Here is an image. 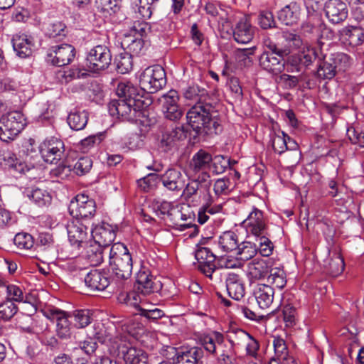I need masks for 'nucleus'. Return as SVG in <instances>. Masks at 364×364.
<instances>
[{"label":"nucleus","mask_w":364,"mask_h":364,"mask_svg":"<svg viewBox=\"0 0 364 364\" xmlns=\"http://www.w3.org/2000/svg\"><path fill=\"white\" fill-rule=\"evenodd\" d=\"M210 103H196L186 114L188 124L198 135L218 134L222 127Z\"/></svg>","instance_id":"obj_1"},{"label":"nucleus","mask_w":364,"mask_h":364,"mask_svg":"<svg viewBox=\"0 0 364 364\" xmlns=\"http://www.w3.org/2000/svg\"><path fill=\"white\" fill-rule=\"evenodd\" d=\"M224 336L218 331L202 334L198 337L199 343L211 354L217 355L220 364H232L235 350L232 345L225 343Z\"/></svg>","instance_id":"obj_2"},{"label":"nucleus","mask_w":364,"mask_h":364,"mask_svg":"<svg viewBox=\"0 0 364 364\" xmlns=\"http://www.w3.org/2000/svg\"><path fill=\"white\" fill-rule=\"evenodd\" d=\"M109 267L114 277L120 280L128 279L132 272V257L127 246L122 242L114 243L109 250Z\"/></svg>","instance_id":"obj_3"},{"label":"nucleus","mask_w":364,"mask_h":364,"mask_svg":"<svg viewBox=\"0 0 364 364\" xmlns=\"http://www.w3.org/2000/svg\"><path fill=\"white\" fill-rule=\"evenodd\" d=\"M144 102L137 100H114L109 105L111 115L117 116L122 121L136 122L143 116Z\"/></svg>","instance_id":"obj_4"},{"label":"nucleus","mask_w":364,"mask_h":364,"mask_svg":"<svg viewBox=\"0 0 364 364\" xmlns=\"http://www.w3.org/2000/svg\"><path fill=\"white\" fill-rule=\"evenodd\" d=\"M26 125L23 114L19 111L9 112L0 118V139L9 142L13 141Z\"/></svg>","instance_id":"obj_5"},{"label":"nucleus","mask_w":364,"mask_h":364,"mask_svg":"<svg viewBox=\"0 0 364 364\" xmlns=\"http://www.w3.org/2000/svg\"><path fill=\"white\" fill-rule=\"evenodd\" d=\"M94 222H83L82 220L73 219L68 223L66 229L70 245L80 251L88 242L89 232L91 233Z\"/></svg>","instance_id":"obj_6"},{"label":"nucleus","mask_w":364,"mask_h":364,"mask_svg":"<svg viewBox=\"0 0 364 364\" xmlns=\"http://www.w3.org/2000/svg\"><path fill=\"white\" fill-rule=\"evenodd\" d=\"M166 84L164 69L159 65L146 68L141 74L139 85L141 88L149 93L156 92Z\"/></svg>","instance_id":"obj_7"},{"label":"nucleus","mask_w":364,"mask_h":364,"mask_svg":"<svg viewBox=\"0 0 364 364\" xmlns=\"http://www.w3.org/2000/svg\"><path fill=\"white\" fill-rule=\"evenodd\" d=\"M111 62V51L105 45L94 46L87 52L85 58L87 70L95 73H98L107 69Z\"/></svg>","instance_id":"obj_8"},{"label":"nucleus","mask_w":364,"mask_h":364,"mask_svg":"<svg viewBox=\"0 0 364 364\" xmlns=\"http://www.w3.org/2000/svg\"><path fill=\"white\" fill-rule=\"evenodd\" d=\"M68 210L73 219L82 220L85 223L93 222V217L96 213V204L93 199L80 194L71 200Z\"/></svg>","instance_id":"obj_9"},{"label":"nucleus","mask_w":364,"mask_h":364,"mask_svg":"<svg viewBox=\"0 0 364 364\" xmlns=\"http://www.w3.org/2000/svg\"><path fill=\"white\" fill-rule=\"evenodd\" d=\"M195 257L198 262V269L207 277L216 283H220L221 274L215 266L216 256L211 250L205 247H199L195 253Z\"/></svg>","instance_id":"obj_10"},{"label":"nucleus","mask_w":364,"mask_h":364,"mask_svg":"<svg viewBox=\"0 0 364 364\" xmlns=\"http://www.w3.org/2000/svg\"><path fill=\"white\" fill-rule=\"evenodd\" d=\"M247 234L255 238L269 233L268 220L264 213L256 207H253L247 218L242 222Z\"/></svg>","instance_id":"obj_11"},{"label":"nucleus","mask_w":364,"mask_h":364,"mask_svg":"<svg viewBox=\"0 0 364 364\" xmlns=\"http://www.w3.org/2000/svg\"><path fill=\"white\" fill-rule=\"evenodd\" d=\"M134 287L138 294L147 296L160 291L162 283L148 269L141 268L136 274Z\"/></svg>","instance_id":"obj_12"},{"label":"nucleus","mask_w":364,"mask_h":364,"mask_svg":"<svg viewBox=\"0 0 364 364\" xmlns=\"http://www.w3.org/2000/svg\"><path fill=\"white\" fill-rule=\"evenodd\" d=\"M64 151V143L55 137L46 139L39 146L41 156L46 163L57 164L62 159Z\"/></svg>","instance_id":"obj_13"},{"label":"nucleus","mask_w":364,"mask_h":364,"mask_svg":"<svg viewBox=\"0 0 364 364\" xmlns=\"http://www.w3.org/2000/svg\"><path fill=\"white\" fill-rule=\"evenodd\" d=\"M212 155L204 149H200L190 161V169L195 174L198 173L199 180L206 181L210 178Z\"/></svg>","instance_id":"obj_14"},{"label":"nucleus","mask_w":364,"mask_h":364,"mask_svg":"<svg viewBox=\"0 0 364 364\" xmlns=\"http://www.w3.org/2000/svg\"><path fill=\"white\" fill-rule=\"evenodd\" d=\"M186 138L182 127H176L162 132L159 140V148L164 152H169L178 149L181 141Z\"/></svg>","instance_id":"obj_15"},{"label":"nucleus","mask_w":364,"mask_h":364,"mask_svg":"<svg viewBox=\"0 0 364 364\" xmlns=\"http://www.w3.org/2000/svg\"><path fill=\"white\" fill-rule=\"evenodd\" d=\"M179 97L176 90H171L163 95L160 99L162 111L165 118L171 121H177L182 117L183 112L178 106Z\"/></svg>","instance_id":"obj_16"},{"label":"nucleus","mask_w":364,"mask_h":364,"mask_svg":"<svg viewBox=\"0 0 364 364\" xmlns=\"http://www.w3.org/2000/svg\"><path fill=\"white\" fill-rule=\"evenodd\" d=\"M75 55V48L70 44L52 46L47 55V60L54 65L61 67L69 64Z\"/></svg>","instance_id":"obj_17"},{"label":"nucleus","mask_w":364,"mask_h":364,"mask_svg":"<svg viewBox=\"0 0 364 364\" xmlns=\"http://www.w3.org/2000/svg\"><path fill=\"white\" fill-rule=\"evenodd\" d=\"M117 349L118 355L122 356L125 364H149L148 354L141 348L121 343Z\"/></svg>","instance_id":"obj_18"},{"label":"nucleus","mask_w":364,"mask_h":364,"mask_svg":"<svg viewBox=\"0 0 364 364\" xmlns=\"http://www.w3.org/2000/svg\"><path fill=\"white\" fill-rule=\"evenodd\" d=\"M326 16L333 24L343 22L348 15L347 5L341 0H328L324 7Z\"/></svg>","instance_id":"obj_19"},{"label":"nucleus","mask_w":364,"mask_h":364,"mask_svg":"<svg viewBox=\"0 0 364 364\" xmlns=\"http://www.w3.org/2000/svg\"><path fill=\"white\" fill-rule=\"evenodd\" d=\"M259 62L260 67L272 75H278L285 69L284 55H274V53H262Z\"/></svg>","instance_id":"obj_20"},{"label":"nucleus","mask_w":364,"mask_h":364,"mask_svg":"<svg viewBox=\"0 0 364 364\" xmlns=\"http://www.w3.org/2000/svg\"><path fill=\"white\" fill-rule=\"evenodd\" d=\"M91 237L94 242H97L104 247H109L116 237V228L108 223H102L101 225L92 227Z\"/></svg>","instance_id":"obj_21"},{"label":"nucleus","mask_w":364,"mask_h":364,"mask_svg":"<svg viewBox=\"0 0 364 364\" xmlns=\"http://www.w3.org/2000/svg\"><path fill=\"white\" fill-rule=\"evenodd\" d=\"M163 186L171 191H181L185 186V177L182 172L177 168H171L166 170L160 176Z\"/></svg>","instance_id":"obj_22"},{"label":"nucleus","mask_w":364,"mask_h":364,"mask_svg":"<svg viewBox=\"0 0 364 364\" xmlns=\"http://www.w3.org/2000/svg\"><path fill=\"white\" fill-rule=\"evenodd\" d=\"M172 353H176L173 357L174 364H198L203 358V348L195 346L186 351L178 352L175 348H170Z\"/></svg>","instance_id":"obj_23"},{"label":"nucleus","mask_w":364,"mask_h":364,"mask_svg":"<svg viewBox=\"0 0 364 364\" xmlns=\"http://www.w3.org/2000/svg\"><path fill=\"white\" fill-rule=\"evenodd\" d=\"M340 40L353 47L364 43V28L361 26H347L338 31Z\"/></svg>","instance_id":"obj_24"},{"label":"nucleus","mask_w":364,"mask_h":364,"mask_svg":"<svg viewBox=\"0 0 364 364\" xmlns=\"http://www.w3.org/2000/svg\"><path fill=\"white\" fill-rule=\"evenodd\" d=\"M52 316L56 320V333L60 338H70L72 334L73 322L68 311L59 309L52 311Z\"/></svg>","instance_id":"obj_25"},{"label":"nucleus","mask_w":364,"mask_h":364,"mask_svg":"<svg viewBox=\"0 0 364 364\" xmlns=\"http://www.w3.org/2000/svg\"><path fill=\"white\" fill-rule=\"evenodd\" d=\"M254 34L255 28L246 17L240 18L232 29L233 38L238 43H250L252 40Z\"/></svg>","instance_id":"obj_26"},{"label":"nucleus","mask_w":364,"mask_h":364,"mask_svg":"<svg viewBox=\"0 0 364 364\" xmlns=\"http://www.w3.org/2000/svg\"><path fill=\"white\" fill-rule=\"evenodd\" d=\"M225 284L228 295L239 301L245 294V288L242 277L235 273H229L225 278Z\"/></svg>","instance_id":"obj_27"},{"label":"nucleus","mask_w":364,"mask_h":364,"mask_svg":"<svg viewBox=\"0 0 364 364\" xmlns=\"http://www.w3.org/2000/svg\"><path fill=\"white\" fill-rule=\"evenodd\" d=\"M85 284L94 291H103L110 284V281L107 274L97 269L91 270L85 273Z\"/></svg>","instance_id":"obj_28"},{"label":"nucleus","mask_w":364,"mask_h":364,"mask_svg":"<svg viewBox=\"0 0 364 364\" xmlns=\"http://www.w3.org/2000/svg\"><path fill=\"white\" fill-rule=\"evenodd\" d=\"M12 45L16 55L21 58H26L31 55L34 46L32 38L26 34L14 36Z\"/></svg>","instance_id":"obj_29"},{"label":"nucleus","mask_w":364,"mask_h":364,"mask_svg":"<svg viewBox=\"0 0 364 364\" xmlns=\"http://www.w3.org/2000/svg\"><path fill=\"white\" fill-rule=\"evenodd\" d=\"M300 15V5L295 1H291L279 11L278 18L287 26H292L299 21Z\"/></svg>","instance_id":"obj_30"},{"label":"nucleus","mask_w":364,"mask_h":364,"mask_svg":"<svg viewBox=\"0 0 364 364\" xmlns=\"http://www.w3.org/2000/svg\"><path fill=\"white\" fill-rule=\"evenodd\" d=\"M255 297L261 309L269 308L273 302L274 290L268 284H259L254 291Z\"/></svg>","instance_id":"obj_31"},{"label":"nucleus","mask_w":364,"mask_h":364,"mask_svg":"<svg viewBox=\"0 0 364 364\" xmlns=\"http://www.w3.org/2000/svg\"><path fill=\"white\" fill-rule=\"evenodd\" d=\"M2 164L5 168L12 169L16 173H26L29 171L28 167L24 163L20 161L16 154L9 149H3L1 153Z\"/></svg>","instance_id":"obj_32"},{"label":"nucleus","mask_w":364,"mask_h":364,"mask_svg":"<svg viewBox=\"0 0 364 364\" xmlns=\"http://www.w3.org/2000/svg\"><path fill=\"white\" fill-rule=\"evenodd\" d=\"M270 262L267 259H255L248 264L249 274L251 279L260 280L268 277L270 272Z\"/></svg>","instance_id":"obj_33"},{"label":"nucleus","mask_w":364,"mask_h":364,"mask_svg":"<svg viewBox=\"0 0 364 364\" xmlns=\"http://www.w3.org/2000/svg\"><path fill=\"white\" fill-rule=\"evenodd\" d=\"M73 327L80 329L87 327L93 321V312L87 309L68 311Z\"/></svg>","instance_id":"obj_34"},{"label":"nucleus","mask_w":364,"mask_h":364,"mask_svg":"<svg viewBox=\"0 0 364 364\" xmlns=\"http://www.w3.org/2000/svg\"><path fill=\"white\" fill-rule=\"evenodd\" d=\"M117 95L119 97L118 100H125L129 101V100H137V102H144L141 100L142 96L138 91L137 87L133 85L129 81L120 82L117 87Z\"/></svg>","instance_id":"obj_35"},{"label":"nucleus","mask_w":364,"mask_h":364,"mask_svg":"<svg viewBox=\"0 0 364 364\" xmlns=\"http://www.w3.org/2000/svg\"><path fill=\"white\" fill-rule=\"evenodd\" d=\"M239 241L237 235L233 231L224 232L218 239V245L224 252L236 251Z\"/></svg>","instance_id":"obj_36"},{"label":"nucleus","mask_w":364,"mask_h":364,"mask_svg":"<svg viewBox=\"0 0 364 364\" xmlns=\"http://www.w3.org/2000/svg\"><path fill=\"white\" fill-rule=\"evenodd\" d=\"M257 253V245L250 241H244L238 245L236 249L237 259L247 261L253 258Z\"/></svg>","instance_id":"obj_37"},{"label":"nucleus","mask_w":364,"mask_h":364,"mask_svg":"<svg viewBox=\"0 0 364 364\" xmlns=\"http://www.w3.org/2000/svg\"><path fill=\"white\" fill-rule=\"evenodd\" d=\"M87 336L90 339H95L101 343H105L112 339V334L101 322L94 323L92 330H90L87 333Z\"/></svg>","instance_id":"obj_38"},{"label":"nucleus","mask_w":364,"mask_h":364,"mask_svg":"<svg viewBox=\"0 0 364 364\" xmlns=\"http://www.w3.org/2000/svg\"><path fill=\"white\" fill-rule=\"evenodd\" d=\"M68 123L70 127L76 131L83 129L88 121V114L85 111L71 112L68 117Z\"/></svg>","instance_id":"obj_39"},{"label":"nucleus","mask_w":364,"mask_h":364,"mask_svg":"<svg viewBox=\"0 0 364 364\" xmlns=\"http://www.w3.org/2000/svg\"><path fill=\"white\" fill-rule=\"evenodd\" d=\"M102 245H100L97 242L90 241L83 247L85 249L86 256L92 265H98L103 261Z\"/></svg>","instance_id":"obj_40"},{"label":"nucleus","mask_w":364,"mask_h":364,"mask_svg":"<svg viewBox=\"0 0 364 364\" xmlns=\"http://www.w3.org/2000/svg\"><path fill=\"white\" fill-rule=\"evenodd\" d=\"M184 97L187 100H196V103L200 104L208 102L209 100L207 90L196 85L189 86L184 92Z\"/></svg>","instance_id":"obj_41"},{"label":"nucleus","mask_w":364,"mask_h":364,"mask_svg":"<svg viewBox=\"0 0 364 364\" xmlns=\"http://www.w3.org/2000/svg\"><path fill=\"white\" fill-rule=\"evenodd\" d=\"M114 64L118 73H128L133 67L132 55L127 52L119 54L114 59Z\"/></svg>","instance_id":"obj_42"},{"label":"nucleus","mask_w":364,"mask_h":364,"mask_svg":"<svg viewBox=\"0 0 364 364\" xmlns=\"http://www.w3.org/2000/svg\"><path fill=\"white\" fill-rule=\"evenodd\" d=\"M328 58L336 73L346 71L351 64L350 58L343 53H333Z\"/></svg>","instance_id":"obj_43"},{"label":"nucleus","mask_w":364,"mask_h":364,"mask_svg":"<svg viewBox=\"0 0 364 364\" xmlns=\"http://www.w3.org/2000/svg\"><path fill=\"white\" fill-rule=\"evenodd\" d=\"M228 343L233 348L245 343L251 336L241 328H232L227 333Z\"/></svg>","instance_id":"obj_44"},{"label":"nucleus","mask_w":364,"mask_h":364,"mask_svg":"<svg viewBox=\"0 0 364 364\" xmlns=\"http://www.w3.org/2000/svg\"><path fill=\"white\" fill-rule=\"evenodd\" d=\"M273 346L274 350V356L271 359L270 363L273 361H284L287 360L288 349L284 339L277 337L274 338Z\"/></svg>","instance_id":"obj_45"},{"label":"nucleus","mask_w":364,"mask_h":364,"mask_svg":"<svg viewBox=\"0 0 364 364\" xmlns=\"http://www.w3.org/2000/svg\"><path fill=\"white\" fill-rule=\"evenodd\" d=\"M267 282L278 289H282L287 284L285 272L280 268H271L267 277Z\"/></svg>","instance_id":"obj_46"},{"label":"nucleus","mask_w":364,"mask_h":364,"mask_svg":"<svg viewBox=\"0 0 364 364\" xmlns=\"http://www.w3.org/2000/svg\"><path fill=\"white\" fill-rule=\"evenodd\" d=\"M336 73L333 65L330 62L329 58L325 56L317 69L318 77L323 80H331L335 77Z\"/></svg>","instance_id":"obj_47"},{"label":"nucleus","mask_w":364,"mask_h":364,"mask_svg":"<svg viewBox=\"0 0 364 364\" xmlns=\"http://www.w3.org/2000/svg\"><path fill=\"white\" fill-rule=\"evenodd\" d=\"M271 234L267 233L266 235H262L255 238L257 245V252L263 257L270 256L274 250V245L270 240Z\"/></svg>","instance_id":"obj_48"},{"label":"nucleus","mask_w":364,"mask_h":364,"mask_svg":"<svg viewBox=\"0 0 364 364\" xmlns=\"http://www.w3.org/2000/svg\"><path fill=\"white\" fill-rule=\"evenodd\" d=\"M28 197L40 207L46 206L51 202L50 193L47 191L39 188L33 189Z\"/></svg>","instance_id":"obj_49"},{"label":"nucleus","mask_w":364,"mask_h":364,"mask_svg":"<svg viewBox=\"0 0 364 364\" xmlns=\"http://www.w3.org/2000/svg\"><path fill=\"white\" fill-rule=\"evenodd\" d=\"M18 308L11 300H5L0 303V319L4 321H10L18 312Z\"/></svg>","instance_id":"obj_50"},{"label":"nucleus","mask_w":364,"mask_h":364,"mask_svg":"<svg viewBox=\"0 0 364 364\" xmlns=\"http://www.w3.org/2000/svg\"><path fill=\"white\" fill-rule=\"evenodd\" d=\"M228 167H231V160L223 155L212 156L211 168L214 174L224 173Z\"/></svg>","instance_id":"obj_51"},{"label":"nucleus","mask_w":364,"mask_h":364,"mask_svg":"<svg viewBox=\"0 0 364 364\" xmlns=\"http://www.w3.org/2000/svg\"><path fill=\"white\" fill-rule=\"evenodd\" d=\"M286 140L287 134L282 131L274 133L271 136L272 146L276 153L282 154L287 150Z\"/></svg>","instance_id":"obj_52"},{"label":"nucleus","mask_w":364,"mask_h":364,"mask_svg":"<svg viewBox=\"0 0 364 364\" xmlns=\"http://www.w3.org/2000/svg\"><path fill=\"white\" fill-rule=\"evenodd\" d=\"M97 8L109 15L117 14L121 9V0H96Z\"/></svg>","instance_id":"obj_53"},{"label":"nucleus","mask_w":364,"mask_h":364,"mask_svg":"<svg viewBox=\"0 0 364 364\" xmlns=\"http://www.w3.org/2000/svg\"><path fill=\"white\" fill-rule=\"evenodd\" d=\"M345 264L343 257L336 254L328 263V273L332 277H337L344 270Z\"/></svg>","instance_id":"obj_54"},{"label":"nucleus","mask_w":364,"mask_h":364,"mask_svg":"<svg viewBox=\"0 0 364 364\" xmlns=\"http://www.w3.org/2000/svg\"><path fill=\"white\" fill-rule=\"evenodd\" d=\"M160 176L156 173H149L137 181L139 187L144 192H149L156 186Z\"/></svg>","instance_id":"obj_55"},{"label":"nucleus","mask_w":364,"mask_h":364,"mask_svg":"<svg viewBox=\"0 0 364 364\" xmlns=\"http://www.w3.org/2000/svg\"><path fill=\"white\" fill-rule=\"evenodd\" d=\"M257 23L262 29L276 27L274 15L269 11H261L257 17Z\"/></svg>","instance_id":"obj_56"},{"label":"nucleus","mask_w":364,"mask_h":364,"mask_svg":"<svg viewBox=\"0 0 364 364\" xmlns=\"http://www.w3.org/2000/svg\"><path fill=\"white\" fill-rule=\"evenodd\" d=\"M92 166V160L89 156L80 157L73 166V171L78 176L84 175L90 171Z\"/></svg>","instance_id":"obj_57"},{"label":"nucleus","mask_w":364,"mask_h":364,"mask_svg":"<svg viewBox=\"0 0 364 364\" xmlns=\"http://www.w3.org/2000/svg\"><path fill=\"white\" fill-rule=\"evenodd\" d=\"M14 243L21 249L29 250L33 247L34 240L31 235L21 232L15 235Z\"/></svg>","instance_id":"obj_58"},{"label":"nucleus","mask_w":364,"mask_h":364,"mask_svg":"<svg viewBox=\"0 0 364 364\" xmlns=\"http://www.w3.org/2000/svg\"><path fill=\"white\" fill-rule=\"evenodd\" d=\"M204 181H201L199 180V177L189 182L186 187L184 186L183 190L182 196L186 200H190L194 196H196L199 190V187L201 183Z\"/></svg>","instance_id":"obj_59"},{"label":"nucleus","mask_w":364,"mask_h":364,"mask_svg":"<svg viewBox=\"0 0 364 364\" xmlns=\"http://www.w3.org/2000/svg\"><path fill=\"white\" fill-rule=\"evenodd\" d=\"M230 181L226 177L217 179L213 185V191L217 197L228 195L230 191Z\"/></svg>","instance_id":"obj_60"},{"label":"nucleus","mask_w":364,"mask_h":364,"mask_svg":"<svg viewBox=\"0 0 364 364\" xmlns=\"http://www.w3.org/2000/svg\"><path fill=\"white\" fill-rule=\"evenodd\" d=\"M6 299L11 300V302H21L23 300V290L17 285L11 284L7 286Z\"/></svg>","instance_id":"obj_61"},{"label":"nucleus","mask_w":364,"mask_h":364,"mask_svg":"<svg viewBox=\"0 0 364 364\" xmlns=\"http://www.w3.org/2000/svg\"><path fill=\"white\" fill-rule=\"evenodd\" d=\"M296 57L304 68L307 67L316 59L317 51L315 48L308 49L306 52H304Z\"/></svg>","instance_id":"obj_62"},{"label":"nucleus","mask_w":364,"mask_h":364,"mask_svg":"<svg viewBox=\"0 0 364 364\" xmlns=\"http://www.w3.org/2000/svg\"><path fill=\"white\" fill-rule=\"evenodd\" d=\"M15 223L12 213L0 205V230L11 226Z\"/></svg>","instance_id":"obj_63"},{"label":"nucleus","mask_w":364,"mask_h":364,"mask_svg":"<svg viewBox=\"0 0 364 364\" xmlns=\"http://www.w3.org/2000/svg\"><path fill=\"white\" fill-rule=\"evenodd\" d=\"M347 135L353 144L364 147V132L355 127H350L347 129Z\"/></svg>","instance_id":"obj_64"}]
</instances>
